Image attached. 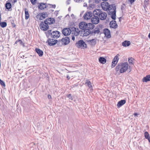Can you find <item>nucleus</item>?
<instances>
[{
  "label": "nucleus",
  "instance_id": "1",
  "mask_svg": "<svg viewBox=\"0 0 150 150\" xmlns=\"http://www.w3.org/2000/svg\"><path fill=\"white\" fill-rule=\"evenodd\" d=\"M79 27L80 29L83 31L84 35L87 36L91 33L90 30L94 28V25L91 23H87L85 22H81L79 23Z\"/></svg>",
  "mask_w": 150,
  "mask_h": 150
},
{
  "label": "nucleus",
  "instance_id": "2",
  "mask_svg": "<svg viewBox=\"0 0 150 150\" xmlns=\"http://www.w3.org/2000/svg\"><path fill=\"white\" fill-rule=\"evenodd\" d=\"M128 64L127 62H124L118 64L115 68L117 72L119 71L121 73L125 72L128 69Z\"/></svg>",
  "mask_w": 150,
  "mask_h": 150
},
{
  "label": "nucleus",
  "instance_id": "3",
  "mask_svg": "<svg viewBox=\"0 0 150 150\" xmlns=\"http://www.w3.org/2000/svg\"><path fill=\"white\" fill-rule=\"evenodd\" d=\"M115 5L113 4L110 5L108 3L106 2H103L101 4V6L103 9L105 11H109L113 10L115 8Z\"/></svg>",
  "mask_w": 150,
  "mask_h": 150
},
{
  "label": "nucleus",
  "instance_id": "4",
  "mask_svg": "<svg viewBox=\"0 0 150 150\" xmlns=\"http://www.w3.org/2000/svg\"><path fill=\"white\" fill-rule=\"evenodd\" d=\"M47 32L48 33L51 34V37L53 38L57 39L60 36V33L57 31H54L51 33V30H49Z\"/></svg>",
  "mask_w": 150,
  "mask_h": 150
},
{
  "label": "nucleus",
  "instance_id": "5",
  "mask_svg": "<svg viewBox=\"0 0 150 150\" xmlns=\"http://www.w3.org/2000/svg\"><path fill=\"white\" fill-rule=\"evenodd\" d=\"M76 46L79 48H84L87 47V45L83 40H80L76 44Z\"/></svg>",
  "mask_w": 150,
  "mask_h": 150
},
{
  "label": "nucleus",
  "instance_id": "6",
  "mask_svg": "<svg viewBox=\"0 0 150 150\" xmlns=\"http://www.w3.org/2000/svg\"><path fill=\"white\" fill-rule=\"evenodd\" d=\"M47 16V13L43 12L38 14L36 16V18L39 20H42Z\"/></svg>",
  "mask_w": 150,
  "mask_h": 150
},
{
  "label": "nucleus",
  "instance_id": "7",
  "mask_svg": "<svg viewBox=\"0 0 150 150\" xmlns=\"http://www.w3.org/2000/svg\"><path fill=\"white\" fill-rule=\"evenodd\" d=\"M40 29L43 30H46L49 28L48 25L44 21V22H42L40 25Z\"/></svg>",
  "mask_w": 150,
  "mask_h": 150
},
{
  "label": "nucleus",
  "instance_id": "8",
  "mask_svg": "<svg viewBox=\"0 0 150 150\" xmlns=\"http://www.w3.org/2000/svg\"><path fill=\"white\" fill-rule=\"evenodd\" d=\"M120 56L119 54H117L116 56L114 57L113 59L112 60V63L111 67L112 68L114 67L117 63L119 60V57Z\"/></svg>",
  "mask_w": 150,
  "mask_h": 150
},
{
  "label": "nucleus",
  "instance_id": "9",
  "mask_svg": "<svg viewBox=\"0 0 150 150\" xmlns=\"http://www.w3.org/2000/svg\"><path fill=\"white\" fill-rule=\"evenodd\" d=\"M60 42L62 44L66 45L69 43L70 39L69 37H66L60 40Z\"/></svg>",
  "mask_w": 150,
  "mask_h": 150
},
{
  "label": "nucleus",
  "instance_id": "10",
  "mask_svg": "<svg viewBox=\"0 0 150 150\" xmlns=\"http://www.w3.org/2000/svg\"><path fill=\"white\" fill-rule=\"evenodd\" d=\"M71 33V30L68 28H64L62 31L63 34L65 36L69 35Z\"/></svg>",
  "mask_w": 150,
  "mask_h": 150
},
{
  "label": "nucleus",
  "instance_id": "11",
  "mask_svg": "<svg viewBox=\"0 0 150 150\" xmlns=\"http://www.w3.org/2000/svg\"><path fill=\"white\" fill-rule=\"evenodd\" d=\"M57 41L56 40H54L52 39H49L47 42L48 43L49 45L52 46L55 45L57 43Z\"/></svg>",
  "mask_w": 150,
  "mask_h": 150
},
{
  "label": "nucleus",
  "instance_id": "12",
  "mask_svg": "<svg viewBox=\"0 0 150 150\" xmlns=\"http://www.w3.org/2000/svg\"><path fill=\"white\" fill-rule=\"evenodd\" d=\"M91 22L94 24H97L99 21V19L98 16H94L91 18Z\"/></svg>",
  "mask_w": 150,
  "mask_h": 150
},
{
  "label": "nucleus",
  "instance_id": "13",
  "mask_svg": "<svg viewBox=\"0 0 150 150\" xmlns=\"http://www.w3.org/2000/svg\"><path fill=\"white\" fill-rule=\"evenodd\" d=\"M92 16V14L91 12H86L85 13L84 16V18L85 20H87L90 19Z\"/></svg>",
  "mask_w": 150,
  "mask_h": 150
},
{
  "label": "nucleus",
  "instance_id": "14",
  "mask_svg": "<svg viewBox=\"0 0 150 150\" xmlns=\"http://www.w3.org/2000/svg\"><path fill=\"white\" fill-rule=\"evenodd\" d=\"M55 20L53 18H49L46 19L45 22L47 25H50L53 24L54 23Z\"/></svg>",
  "mask_w": 150,
  "mask_h": 150
},
{
  "label": "nucleus",
  "instance_id": "15",
  "mask_svg": "<svg viewBox=\"0 0 150 150\" xmlns=\"http://www.w3.org/2000/svg\"><path fill=\"white\" fill-rule=\"evenodd\" d=\"M107 16L106 13L105 12H101L99 14V17L101 20H104L106 19Z\"/></svg>",
  "mask_w": 150,
  "mask_h": 150
},
{
  "label": "nucleus",
  "instance_id": "16",
  "mask_svg": "<svg viewBox=\"0 0 150 150\" xmlns=\"http://www.w3.org/2000/svg\"><path fill=\"white\" fill-rule=\"evenodd\" d=\"M110 28H115L117 27V25L115 21H112L110 22Z\"/></svg>",
  "mask_w": 150,
  "mask_h": 150
},
{
  "label": "nucleus",
  "instance_id": "17",
  "mask_svg": "<svg viewBox=\"0 0 150 150\" xmlns=\"http://www.w3.org/2000/svg\"><path fill=\"white\" fill-rule=\"evenodd\" d=\"M111 12H110V14H111V17L113 20H115L116 18L115 8L113 10H112Z\"/></svg>",
  "mask_w": 150,
  "mask_h": 150
},
{
  "label": "nucleus",
  "instance_id": "18",
  "mask_svg": "<svg viewBox=\"0 0 150 150\" xmlns=\"http://www.w3.org/2000/svg\"><path fill=\"white\" fill-rule=\"evenodd\" d=\"M12 1V0H8L7 2L5 4V7L7 9H9L11 7V4L10 2Z\"/></svg>",
  "mask_w": 150,
  "mask_h": 150
},
{
  "label": "nucleus",
  "instance_id": "19",
  "mask_svg": "<svg viewBox=\"0 0 150 150\" xmlns=\"http://www.w3.org/2000/svg\"><path fill=\"white\" fill-rule=\"evenodd\" d=\"M126 103V100H121L119 101L117 104V106L118 108H120Z\"/></svg>",
  "mask_w": 150,
  "mask_h": 150
},
{
  "label": "nucleus",
  "instance_id": "20",
  "mask_svg": "<svg viewBox=\"0 0 150 150\" xmlns=\"http://www.w3.org/2000/svg\"><path fill=\"white\" fill-rule=\"evenodd\" d=\"M25 13V18L26 20L28 19L30 17V14L27 9L25 8L24 9Z\"/></svg>",
  "mask_w": 150,
  "mask_h": 150
},
{
  "label": "nucleus",
  "instance_id": "21",
  "mask_svg": "<svg viewBox=\"0 0 150 150\" xmlns=\"http://www.w3.org/2000/svg\"><path fill=\"white\" fill-rule=\"evenodd\" d=\"M104 33L105 35L108 38H110L111 35L109 30L107 29H105L104 30Z\"/></svg>",
  "mask_w": 150,
  "mask_h": 150
},
{
  "label": "nucleus",
  "instance_id": "22",
  "mask_svg": "<svg viewBox=\"0 0 150 150\" xmlns=\"http://www.w3.org/2000/svg\"><path fill=\"white\" fill-rule=\"evenodd\" d=\"M142 81L143 82H147L150 81V75H147L142 79Z\"/></svg>",
  "mask_w": 150,
  "mask_h": 150
},
{
  "label": "nucleus",
  "instance_id": "23",
  "mask_svg": "<svg viewBox=\"0 0 150 150\" xmlns=\"http://www.w3.org/2000/svg\"><path fill=\"white\" fill-rule=\"evenodd\" d=\"M39 8L41 10L44 9L46 8V6L45 4L41 3L38 6Z\"/></svg>",
  "mask_w": 150,
  "mask_h": 150
},
{
  "label": "nucleus",
  "instance_id": "24",
  "mask_svg": "<svg viewBox=\"0 0 150 150\" xmlns=\"http://www.w3.org/2000/svg\"><path fill=\"white\" fill-rule=\"evenodd\" d=\"M35 51L38 54L39 56L41 57L43 55V51L38 48H36Z\"/></svg>",
  "mask_w": 150,
  "mask_h": 150
},
{
  "label": "nucleus",
  "instance_id": "25",
  "mask_svg": "<svg viewBox=\"0 0 150 150\" xmlns=\"http://www.w3.org/2000/svg\"><path fill=\"white\" fill-rule=\"evenodd\" d=\"M85 84H87V85L88 86V87L90 88H91V89H92V90H93L92 86L91 84V82L89 80H88V79H87L86 80V82L85 83Z\"/></svg>",
  "mask_w": 150,
  "mask_h": 150
},
{
  "label": "nucleus",
  "instance_id": "26",
  "mask_svg": "<svg viewBox=\"0 0 150 150\" xmlns=\"http://www.w3.org/2000/svg\"><path fill=\"white\" fill-rule=\"evenodd\" d=\"M99 61L100 63L104 64L106 63V60L104 58L100 57L99 59Z\"/></svg>",
  "mask_w": 150,
  "mask_h": 150
},
{
  "label": "nucleus",
  "instance_id": "27",
  "mask_svg": "<svg viewBox=\"0 0 150 150\" xmlns=\"http://www.w3.org/2000/svg\"><path fill=\"white\" fill-rule=\"evenodd\" d=\"M130 44V42L129 41H125L122 43V45L125 47H127L129 46Z\"/></svg>",
  "mask_w": 150,
  "mask_h": 150
},
{
  "label": "nucleus",
  "instance_id": "28",
  "mask_svg": "<svg viewBox=\"0 0 150 150\" xmlns=\"http://www.w3.org/2000/svg\"><path fill=\"white\" fill-rule=\"evenodd\" d=\"M86 41L89 43L91 44V45H95L96 43V40L93 39L90 40H87Z\"/></svg>",
  "mask_w": 150,
  "mask_h": 150
},
{
  "label": "nucleus",
  "instance_id": "29",
  "mask_svg": "<svg viewBox=\"0 0 150 150\" xmlns=\"http://www.w3.org/2000/svg\"><path fill=\"white\" fill-rule=\"evenodd\" d=\"M134 59L132 57H130L128 59V62L129 64H134Z\"/></svg>",
  "mask_w": 150,
  "mask_h": 150
},
{
  "label": "nucleus",
  "instance_id": "30",
  "mask_svg": "<svg viewBox=\"0 0 150 150\" xmlns=\"http://www.w3.org/2000/svg\"><path fill=\"white\" fill-rule=\"evenodd\" d=\"M7 23L5 22H0V26L2 28H4L7 26Z\"/></svg>",
  "mask_w": 150,
  "mask_h": 150
},
{
  "label": "nucleus",
  "instance_id": "31",
  "mask_svg": "<svg viewBox=\"0 0 150 150\" xmlns=\"http://www.w3.org/2000/svg\"><path fill=\"white\" fill-rule=\"evenodd\" d=\"M19 42L20 43V44L21 45H23V46H24V45L23 42H22V41L21 40H17L16 42H15V44H17V43Z\"/></svg>",
  "mask_w": 150,
  "mask_h": 150
},
{
  "label": "nucleus",
  "instance_id": "32",
  "mask_svg": "<svg viewBox=\"0 0 150 150\" xmlns=\"http://www.w3.org/2000/svg\"><path fill=\"white\" fill-rule=\"evenodd\" d=\"M100 12V10L97 9L96 10H95L93 12V14L94 15V16L95 15H96L97 16L98 15L99 16V14L100 13H99Z\"/></svg>",
  "mask_w": 150,
  "mask_h": 150
},
{
  "label": "nucleus",
  "instance_id": "33",
  "mask_svg": "<svg viewBox=\"0 0 150 150\" xmlns=\"http://www.w3.org/2000/svg\"><path fill=\"white\" fill-rule=\"evenodd\" d=\"M149 134L147 132H145L144 133V137L146 139H148L149 137Z\"/></svg>",
  "mask_w": 150,
  "mask_h": 150
},
{
  "label": "nucleus",
  "instance_id": "34",
  "mask_svg": "<svg viewBox=\"0 0 150 150\" xmlns=\"http://www.w3.org/2000/svg\"><path fill=\"white\" fill-rule=\"evenodd\" d=\"M0 83L1 85L3 86L4 87H5L6 86L4 82V81H3L2 80H1L0 79Z\"/></svg>",
  "mask_w": 150,
  "mask_h": 150
},
{
  "label": "nucleus",
  "instance_id": "35",
  "mask_svg": "<svg viewBox=\"0 0 150 150\" xmlns=\"http://www.w3.org/2000/svg\"><path fill=\"white\" fill-rule=\"evenodd\" d=\"M30 2L33 5H35L36 3V0H30Z\"/></svg>",
  "mask_w": 150,
  "mask_h": 150
},
{
  "label": "nucleus",
  "instance_id": "36",
  "mask_svg": "<svg viewBox=\"0 0 150 150\" xmlns=\"http://www.w3.org/2000/svg\"><path fill=\"white\" fill-rule=\"evenodd\" d=\"M149 0H144V3L145 5H147L149 3Z\"/></svg>",
  "mask_w": 150,
  "mask_h": 150
},
{
  "label": "nucleus",
  "instance_id": "37",
  "mask_svg": "<svg viewBox=\"0 0 150 150\" xmlns=\"http://www.w3.org/2000/svg\"><path fill=\"white\" fill-rule=\"evenodd\" d=\"M67 97L69 98L71 100H72L73 99V98L71 96V94H69L67 96Z\"/></svg>",
  "mask_w": 150,
  "mask_h": 150
},
{
  "label": "nucleus",
  "instance_id": "38",
  "mask_svg": "<svg viewBox=\"0 0 150 150\" xmlns=\"http://www.w3.org/2000/svg\"><path fill=\"white\" fill-rule=\"evenodd\" d=\"M100 30H98V29H97V30H94V33H99L100 32Z\"/></svg>",
  "mask_w": 150,
  "mask_h": 150
},
{
  "label": "nucleus",
  "instance_id": "39",
  "mask_svg": "<svg viewBox=\"0 0 150 150\" xmlns=\"http://www.w3.org/2000/svg\"><path fill=\"white\" fill-rule=\"evenodd\" d=\"M135 0H128V1L131 4H132Z\"/></svg>",
  "mask_w": 150,
  "mask_h": 150
},
{
  "label": "nucleus",
  "instance_id": "40",
  "mask_svg": "<svg viewBox=\"0 0 150 150\" xmlns=\"http://www.w3.org/2000/svg\"><path fill=\"white\" fill-rule=\"evenodd\" d=\"M48 98L49 99H52V97H51V96L50 95V94H48Z\"/></svg>",
  "mask_w": 150,
  "mask_h": 150
},
{
  "label": "nucleus",
  "instance_id": "41",
  "mask_svg": "<svg viewBox=\"0 0 150 150\" xmlns=\"http://www.w3.org/2000/svg\"><path fill=\"white\" fill-rule=\"evenodd\" d=\"M67 79L68 80H69L70 79V77L68 75H67Z\"/></svg>",
  "mask_w": 150,
  "mask_h": 150
},
{
  "label": "nucleus",
  "instance_id": "42",
  "mask_svg": "<svg viewBox=\"0 0 150 150\" xmlns=\"http://www.w3.org/2000/svg\"><path fill=\"white\" fill-rule=\"evenodd\" d=\"M13 4H15L17 1V0H13Z\"/></svg>",
  "mask_w": 150,
  "mask_h": 150
},
{
  "label": "nucleus",
  "instance_id": "43",
  "mask_svg": "<svg viewBox=\"0 0 150 150\" xmlns=\"http://www.w3.org/2000/svg\"><path fill=\"white\" fill-rule=\"evenodd\" d=\"M134 116H136L138 115V114L137 113H134Z\"/></svg>",
  "mask_w": 150,
  "mask_h": 150
},
{
  "label": "nucleus",
  "instance_id": "44",
  "mask_svg": "<svg viewBox=\"0 0 150 150\" xmlns=\"http://www.w3.org/2000/svg\"><path fill=\"white\" fill-rule=\"evenodd\" d=\"M148 139L149 142H150V137H149L148 139Z\"/></svg>",
  "mask_w": 150,
  "mask_h": 150
},
{
  "label": "nucleus",
  "instance_id": "45",
  "mask_svg": "<svg viewBox=\"0 0 150 150\" xmlns=\"http://www.w3.org/2000/svg\"><path fill=\"white\" fill-rule=\"evenodd\" d=\"M72 39L73 40H74L75 38L74 37H72Z\"/></svg>",
  "mask_w": 150,
  "mask_h": 150
},
{
  "label": "nucleus",
  "instance_id": "46",
  "mask_svg": "<svg viewBox=\"0 0 150 150\" xmlns=\"http://www.w3.org/2000/svg\"><path fill=\"white\" fill-rule=\"evenodd\" d=\"M1 15H0V22L1 21Z\"/></svg>",
  "mask_w": 150,
  "mask_h": 150
},
{
  "label": "nucleus",
  "instance_id": "47",
  "mask_svg": "<svg viewBox=\"0 0 150 150\" xmlns=\"http://www.w3.org/2000/svg\"><path fill=\"white\" fill-rule=\"evenodd\" d=\"M148 37L150 39V33H149V34Z\"/></svg>",
  "mask_w": 150,
  "mask_h": 150
},
{
  "label": "nucleus",
  "instance_id": "48",
  "mask_svg": "<svg viewBox=\"0 0 150 150\" xmlns=\"http://www.w3.org/2000/svg\"><path fill=\"white\" fill-rule=\"evenodd\" d=\"M77 35H78V33H77Z\"/></svg>",
  "mask_w": 150,
  "mask_h": 150
},
{
  "label": "nucleus",
  "instance_id": "49",
  "mask_svg": "<svg viewBox=\"0 0 150 150\" xmlns=\"http://www.w3.org/2000/svg\"><path fill=\"white\" fill-rule=\"evenodd\" d=\"M130 71H131V70H130L129 71V72H130Z\"/></svg>",
  "mask_w": 150,
  "mask_h": 150
}]
</instances>
